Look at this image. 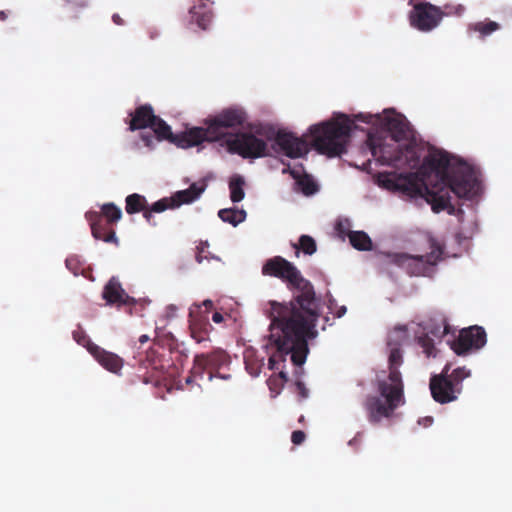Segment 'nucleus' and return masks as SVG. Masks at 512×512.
<instances>
[{
  "instance_id": "nucleus-32",
  "label": "nucleus",
  "mask_w": 512,
  "mask_h": 512,
  "mask_svg": "<svg viewBox=\"0 0 512 512\" xmlns=\"http://www.w3.org/2000/svg\"><path fill=\"white\" fill-rule=\"evenodd\" d=\"M98 214L102 217L107 224H116L122 217V211L114 203H106L101 207Z\"/></svg>"
},
{
  "instance_id": "nucleus-17",
  "label": "nucleus",
  "mask_w": 512,
  "mask_h": 512,
  "mask_svg": "<svg viewBox=\"0 0 512 512\" xmlns=\"http://www.w3.org/2000/svg\"><path fill=\"white\" fill-rule=\"evenodd\" d=\"M88 351L106 370L117 374L123 367V359L117 354L106 351L96 344L90 343Z\"/></svg>"
},
{
  "instance_id": "nucleus-14",
  "label": "nucleus",
  "mask_w": 512,
  "mask_h": 512,
  "mask_svg": "<svg viewBox=\"0 0 512 512\" xmlns=\"http://www.w3.org/2000/svg\"><path fill=\"white\" fill-rule=\"evenodd\" d=\"M205 125L206 128L193 127L185 132L177 134L175 144L181 148H189L200 145L204 141H216L215 138H212L213 135H210L209 133V123L207 119L205 120Z\"/></svg>"
},
{
  "instance_id": "nucleus-47",
  "label": "nucleus",
  "mask_w": 512,
  "mask_h": 512,
  "mask_svg": "<svg viewBox=\"0 0 512 512\" xmlns=\"http://www.w3.org/2000/svg\"><path fill=\"white\" fill-rule=\"evenodd\" d=\"M7 19V13L5 11H0V20L4 21Z\"/></svg>"
},
{
  "instance_id": "nucleus-30",
  "label": "nucleus",
  "mask_w": 512,
  "mask_h": 512,
  "mask_svg": "<svg viewBox=\"0 0 512 512\" xmlns=\"http://www.w3.org/2000/svg\"><path fill=\"white\" fill-rule=\"evenodd\" d=\"M218 216L223 222L237 226L239 223L245 220L246 212L236 208H225L219 210Z\"/></svg>"
},
{
  "instance_id": "nucleus-23",
  "label": "nucleus",
  "mask_w": 512,
  "mask_h": 512,
  "mask_svg": "<svg viewBox=\"0 0 512 512\" xmlns=\"http://www.w3.org/2000/svg\"><path fill=\"white\" fill-rule=\"evenodd\" d=\"M150 128L153 130L158 141L168 140L175 144L176 135L172 133L171 127L159 116L156 115Z\"/></svg>"
},
{
  "instance_id": "nucleus-48",
  "label": "nucleus",
  "mask_w": 512,
  "mask_h": 512,
  "mask_svg": "<svg viewBox=\"0 0 512 512\" xmlns=\"http://www.w3.org/2000/svg\"><path fill=\"white\" fill-rule=\"evenodd\" d=\"M203 304L207 307V308H211L213 306V302L211 300H205L203 302Z\"/></svg>"
},
{
  "instance_id": "nucleus-22",
  "label": "nucleus",
  "mask_w": 512,
  "mask_h": 512,
  "mask_svg": "<svg viewBox=\"0 0 512 512\" xmlns=\"http://www.w3.org/2000/svg\"><path fill=\"white\" fill-rule=\"evenodd\" d=\"M386 126L395 142H399L407 137V124L401 116L388 117L386 119Z\"/></svg>"
},
{
  "instance_id": "nucleus-42",
  "label": "nucleus",
  "mask_w": 512,
  "mask_h": 512,
  "mask_svg": "<svg viewBox=\"0 0 512 512\" xmlns=\"http://www.w3.org/2000/svg\"><path fill=\"white\" fill-rule=\"evenodd\" d=\"M246 369L247 371L252 375V376H258L259 375V372H260V369L259 367L255 368V367H251L248 362H246Z\"/></svg>"
},
{
  "instance_id": "nucleus-49",
  "label": "nucleus",
  "mask_w": 512,
  "mask_h": 512,
  "mask_svg": "<svg viewBox=\"0 0 512 512\" xmlns=\"http://www.w3.org/2000/svg\"><path fill=\"white\" fill-rule=\"evenodd\" d=\"M279 375H280V377H281L282 379H284L285 381L287 380V375H286V373H285V372L280 371Z\"/></svg>"
},
{
  "instance_id": "nucleus-21",
  "label": "nucleus",
  "mask_w": 512,
  "mask_h": 512,
  "mask_svg": "<svg viewBox=\"0 0 512 512\" xmlns=\"http://www.w3.org/2000/svg\"><path fill=\"white\" fill-rule=\"evenodd\" d=\"M153 356L154 352H149L146 359L142 362V366L147 370V372L143 375H139V377L143 378L144 383L157 382L162 375L163 365L161 360L154 358Z\"/></svg>"
},
{
  "instance_id": "nucleus-8",
  "label": "nucleus",
  "mask_w": 512,
  "mask_h": 512,
  "mask_svg": "<svg viewBox=\"0 0 512 512\" xmlns=\"http://www.w3.org/2000/svg\"><path fill=\"white\" fill-rule=\"evenodd\" d=\"M256 134L264 136L267 140H274L280 151L289 158L303 157L309 151L306 140L297 137L292 132L285 130L275 131L274 128L266 126L257 129Z\"/></svg>"
},
{
  "instance_id": "nucleus-24",
  "label": "nucleus",
  "mask_w": 512,
  "mask_h": 512,
  "mask_svg": "<svg viewBox=\"0 0 512 512\" xmlns=\"http://www.w3.org/2000/svg\"><path fill=\"white\" fill-rule=\"evenodd\" d=\"M399 155V168H416L420 163V156L414 146L406 145L401 147Z\"/></svg>"
},
{
  "instance_id": "nucleus-2",
  "label": "nucleus",
  "mask_w": 512,
  "mask_h": 512,
  "mask_svg": "<svg viewBox=\"0 0 512 512\" xmlns=\"http://www.w3.org/2000/svg\"><path fill=\"white\" fill-rule=\"evenodd\" d=\"M378 183L403 196L425 199L435 213L447 210L454 214L451 192L458 198L472 199L479 191V181L472 167L462 162L451 166L448 154L442 151L430 152L416 172L381 173Z\"/></svg>"
},
{
  "instance_id": "nucleus-37",
  "label": "nucleus",
  "mask_w": 512,
  "mask_h": 512,
  "mask_svg": "<svg viewBox=\"0 0 512 512\" xmlns=\"http://www.w3.org/2000/svg\"><path fill=\"white\" fill-rule=\"evenodd\" d=\"M327 308L330 313H333L335 317L341 318L347 312L346 306H338L336 300L333 298L328 299Z\"/></svg>"
},
{
  "instance_id": "nucleus-52",
  "label": "nucleus",
  "mask_w": 512,
  "mask_h": 512,
  "mask_svg": "<svg viewBox=\"0 0 512 512\" xmlns=\"http://www.w3.org/2000/svg\"><path fill=\"white\" fill-rule=\"evenodd\" d=\"M358 119H361L364 122H370L367 118H363L362 115L356 116Z\"/></svg>"
},
{
  "instance_id": "nucleus-27",
  "label": "nucleus",
  "mask_w": 512,
  "mask_h": 512,
  "mask_svg": "<svg viewBox=\"0 0 512 512\" xmlns=\"http://www.w3.org/2000/svg\"><path fill=\"white\" fill-rule=\"evenodd\" d=\"M190 22L195 23L202 30H206L211 22V13L204 11L203 7H192L189 10Z\"/></svg>"
},
{
  "instance_id": "nucleus-31",
  "label": "nucleus",
  "mask_w": 512,
  "mask_h": 512,
  "mask_svg": "<svg viewBox=\"0 0 512 512\" xmlns=\"http://www.w3.org/2000/svg\"><path fill=\"white\" fill-rule=\"evenodd\" d=\"M168 208H174L171 197L170 198H162L152 205L147 204V210L144 211V218L148 223H152V213H161L167 210Z\"/></svg>"
},
{
  "instance_id": "nucleus-4",
  "label": "nucleus",
  "mask_w": 512,
  "mask_h": 512,
  "mask_svg": "<svg viewBox=\"0 0 512 512\" xmlns=\"http://www.w3.org/2000/svg\"><path fill=\"white\" fill-rule=\"evenodd\" d=\"M354 122L345 114H338L330 121L310 127L313 147L329 157L346 152V142Z\"/></svg>"
},
{
  "instance_id": "nucleus-9",
  "label": "nucleus",
  "mask_w": 512,
  "mask_h": 512,
  "mask_svg": "<svg viewBox=\"0 0 512 512\" xmlns=\"http://www.w3.org/2000/svg\"><path fill=\"white\" fill-rule=\"evenodd\" d=\"M209 133L216 141L228 134L229 129H240L247 121V113L241 107H229L209 117Z\"/></svg>"
},
{
  "instance_id": "nucleus-34",
  "label": "nucleus",
  "mask_w": 512,
  "mask_h": 512,
  "mask_svg": "<svg viewBox=\"0 0 512 512\" xmlns=\"http://www.w3.org/2000/svg\"><path fill=\"white\" fill-rule=\"evenodd\" d=\"M66 267L69 271H71L75 276L84 275L85 272V262L80 259L77 255H70L67 257L65 261Z\"/></svg>"
},
{
  "instance_id": "nucleus-26",
  "label": "nucleus",
  "mask_w": 512,
  "mask_h": 512,
  "mask_svg": "<svg viewBox=\"0 0 512 512\" xmlns=\"http://www.w3.org/2000/svg\"><path fill=\"white\" fill-rule=\"evenodd\" d=\"M147 200L143 195L138 193L130 194L125 199V210L128 214H136L147 210Z\"/></svg>"
},
{
  "instance_id": "nucleus-46",
  "label": "nucleus",
  "mask_w": 512,
  "mask_h": 512,
  "mask_svg": "<svg viewBox=\"0 0 512 512\" xmlns=\"http://www.w3.org/2000/svg\"><path fill=\"white\" fill-rule=\"evenodd\" d=\"M149 339H150V338H149V336H147V335H141V336L139 337V342H140V344H144V343L148 342V341H149Z\"/></svg>"
},
{
  "instance_id": "nucleus-15",
  "label": "nucleus",
  "mask_w": 512,
  "mask_h": 512,
  "mask_svg": "<svg viewBox=\"0 0 512 512\" xmlns=\"http://www.w3.org/2000/svg\"><path fill=\"white\" fill-rule=\"evenodd\" d=\"M86 218L90 222L91 233L95 239L118 245V238L113 229V224H107L98 212H88L86 213Z\"/></svg>"
},
{
  "instance_id": "nucleus-20",
  "label": "nucleus",
  "mask_w": 512,
  "mask_h": 512,
  "mask_svg": "<svg viewBox=\"0 0 512 512\" xmlns=\"http://www.w3.org/2000/svg\"><path fill=\"white\" fill-rule=\"evenodd\" d=\"M205 189L206 184L198 186L197 183H192L188 189L177 191L171 196L174 208L194 202L201 196Z\"/></svg>"
},
{
  "instance_id": "nucleus-5",
  "label": "nucleus",
  "mask_w": 512,
  "mask_h": 512,
  "mask_svg": "<svg viewBox=\"0 0 512 512\" xmlns=\"http://www.w3.org/2000/svg\"><path fill=\"white\" fill-rule=\"evenodd\" d=\"M450 368L451 364L447 363L440 374L430 378L431 395L440 404L457 400L463 389V380L471 375V371L466 367H458L449 373Z\"/></svg>"
},
{
  "instance_id": "nucleus-7",
  "label": "nucleus",
  "mask_w": 512,
  "mask_h": 512,
  "mask_svg": "<svg viewBox=\"0 0 512 512\" xmlns=\"http://www.w3.org/2000/svg\"><path fill=\"white\" fill-rule=\"evenodd\" d=\"M230 364V357L226 351L222 349H216L210 353L198 354L194 357L193 367L191 369V375L187 377L186 382L191 383L192 378H203L205 372L208 373V379L211 380L213 376H217L222 379H229V374H220L218 370L224 366Z\"/></svg>"
},
{
  "instance_id": "nucleus-53",
  "label": "nucleus",
  "mask_w": 512,
  "mask_h": 512,
  "mask_svg": "<svg viewBox=\"0 0 512 512\" xmlns=\"http://www.w3.org/2000/svg\"><path fill=\"white\" fill-rule=\"evenodd\" d=\"M356 441H357V437H355L353 440L349 441V444L351 445V444H353Z\"/></svg>"
},
{
  "instance_id": "nucleus-36",
  "label": "nucleus",
  "mask_w": 512,
  "mask_h": 512,
  "mask_svg": "<svg viewBox=\"0 0 512 512\" xmlns=\"http://www.w3.org/2000/svg\"><path fill=\"white\" fill-rule=\"evenodd\" d=\"M418 344L423 349V352L427 357H435L437 350L434 345V341L428 335L418 337Z\"/></svg>"
},
{
  "instance_id": "nucleus-3",
  "label": "nucleus",
  "mask_w": 512,
  "mask_h": 512,
  "mask_svg": "<svg viewBox=\"0 0 512 512\" xmlns=\"http://www.w3.org/2000/svg\"><path fill=\"white\" fill-rule=\"evenodd\" d=\"M388 345L389 375L387 379L378 381V391L384 401L378 396H367L363 404L368 420L372 424H378L383 418H390L404 403V385L399 371L403 363L402 351L398 346H392L390 342Z\"/></svg>"
},
{
  "instance_id": "nucleus-11",
  "label": "nucleus",
  "mask_w": 512,
  "mask_h": 512,
  "mask_svg": "<svg viewBox=\"0 0 512 512\" xmlns=\"http://www.w3.org/2000/svg\"><path fill=\"white\" fill-rule=\"evenodd\" d=\"M445 15L441 8L428 2H421L414 5L409 15V21L413 28L429 32L440 24Z\"/></svg>"
},
{
  "instance_id": "nucleus-18",
  "label": "nucleus",
  "mask_w": 512,
  "mask_h": 512,
  "mask_svg": "<svg viewBox=\"0 0 512 512\" xmlns=\"http://www.w3.org/2000/svg\"><path fill=\"white\" fill-rule=\"evenodd\" d=\"M131 119L129 121V130L136 131L150 128L156 115L154 109L150 104H143L138 106L134 112L129 114Z\"/></svg>"
},
{
  "instance_id": "nucleus-1",
  "label": "nucleus",
  "mask_w": 512,
  "mask_h": 512,
  "mask_svg": "<svg viewBox=\"0 0 512 512\" xmlns=\"http://www.w3.org/2000/svg\"><path fill=\"white\" fill-rule=\"evenodd\" d=\"M262 274L282 280L294 293L289 303L270 302L268 347L272 351L268 367L278 370L288 355L292 363L300 367L309 352L307 340L317 336L315 327L320 314L314 287L293 263L281 256L266 260Z\"/></svg>"
},
{
  "instance_id": "nucleus-50",
  "label": "nucleus",
  "mask_w": 512,
  "mask_h": 512,
  "mask_svg": "<svg viewBox=\"0 0 512 512\" xmlns=\"http://www.w3.org/2000/svg\"><path fill=\"white\" fill-rule=\"evenodd\" d=\"M450 326L446 323L444 326V334L449 333Z\"/></svg>"
},
{
  "instance_id": "nucleus-29",
  "label": "nucleus",
  "mask_w": 512,
  "mask_h": 512,
  "mask_svg": "<svg viewBox=\"0 0 512 512\" xmlns=\"http://www.w3.org/2000/svg\"><path fill=\"white\" fill-rule=\"evenodd\" d=\"M351 245L360 251H369L372 249V241L367 233L363 231H352L349 233Z\"/></svg>"
},
{
  "instance_id": "nucleus-28",
  "label": "nucleus",
  "mask_w": 512,
  "mask_h": 512,
  "mask_svg": "<svg viewBox=\"0 0 512 512\" xmlns=\"http://www.w3.org/2000/svg\"><path fill=\"white\" fill-rule=\"evenodd\" d=\"M245 181L241 175H234L229 181L230 199L234 203H238L243 200L245 196L244 192Z\"/></svg>"
},
{
  "instance_id": "nucleus-33",
  "label": "nucleus",
  "mask_w": 512,
  "mask_h": 512,
  "mask_svg": "<svg viewBox=\"0 0 512 512\" xmlns=\"http://www.w3.org/2000/svg\"><path fill=\"white\" fill-rule=\"evenodd\" d=\"M290 173L292 177L297 180V184L300 186L302 192L305 195H312L317 192L318 186L309 175L300 177L298 172L294 170H292Z\"/></svg>"
},
{
  "instance_id": "nucleus-38",
  "label": "nucleus",
  "mask_w": 512,
  "mask_h": 512,
  "mask_svg": "<svg viewBox=\"0 0 512 512\" xmlns=\"http://www.w3.org/2000/svg\"><path fill=\"white\" fill-rule=\"evenodd\" d=\"M209 247V244L207 241L205 242H200V244L197 246V253H196V256H195V259L197 261V263H202L204 259L208 260L209 257L208 255L205 254L206 252V249Z\"/></svg>"
},
{
  "instance_id": "nucleus-51",
  "label": "nucleus",
  "mask_w": 512,
  "mask_h": 512,
  "mask_svg": "<svg viewBox=\"0 0 512 512\" xmlns=\"http://www.w3.org/2000/svg\"><path fill=\"white\" fill-rule=\"evenodd\" d=\"M73 336H74V339H75L78 343H80V339L78 338V332L74 331V332H73Z\"/></svg>"
},
{
  "instance_id": "nucleus-43",
  "label": "nucleus",
  "mask_w": 512,
  "mask_h": 512,
  "mask_svg": "<svg viewBox=\"0 0 512 512\" xmlns=\"http://www.w3.org/2000/svg\"><path fill=\"white\" fill-rule=\"evenodd\" d=\"M223 315L219 312H215L213 313L212 315V320L215 322V323H221L223 321Z\"/></svg>"
},
{
  "instance_id": "nucleus-25",
  "label": "nucleus",
  "mask_w": 512,
  "mask_h": 512,
  "mask_svg": "<svg viewBox=\"0 0 512 512\" xmlns=\"http://www.w3.org/2000/svg\"><path fill=\"white\" fill-rule=\"evenodd\" d=\"M500 29V24L492 21L490 19H485L484 21H478L475 23H471L468 26V31H473L479 34V39L484 40L486 37L490 36L492 33Z\"/></svg>"
},
{
  "instance_id": "nucleus-6",
  "label": "nucleus",
  "mask_w": 512,
  "mask_h": 512,
  "mask_svg": "<svg viewBox=\"0 0 512 512\" xmlns=\"http://www.w3.org/2000/svg\"><path fill=\"white\" fill-rule=\"evenodd\" d=\"M429 243L430 252L426 255L395 254L393 263L406 270L411 276H426L443 254L442 246L435 239H430Z\"/></svg>"
},
{
  "instance_id": "nucleus-16",
  "label": "nucleus",
  "mask_w": 512,
  "mask_h": 512,
  "mask_svg": "<svg viewBox=\"0 0 512 512\" xmlns=\"http://www.w3.org/2000/svg\"><path fill=\"white\" fill-rule=\"evenodd\" d=\"M102 297L108 305H122L132 306L136 303L135 299L129 296L122 288L121 283L112 277L104 286Z\"/></svg>"
},
{
  "instance_id": "nucleus-44",
  "label": "nucleus",
  "mask_w": 512,
  "mask_h": 512,
  "mask_svg": "<svg viewBox=\"0 0 512 512\" xmlns=\"http://www.w3.org/2000/svg\"><path fill=\"white\" fill-rule=\"evenodd\" d=\"M112 20L113 22L116 24V25H123L124 24V20L120 17L119 14H114L112 16Z\"/></svg>"
},
{
  "instance_id": "nucleus-39",
  "label": "nucleus",
  "mask_w": 512,
  "mask_h": 512,
  "mask_svg": "<svg viewBox=\"0 0 512 512\" xmlns=\"http://www.w3.org/2000/svg\"><path fill=\"white\" fill-rule=\"evenodd\" d=\"M296 392L300 400L306 399L309 396V390L306 388L305 384L302 381H297L295 383Z\"/></svg>"
},
{
  "instance_id": "nucleus-35",
  "label": "nucleus",
  "mask_w": 512,
  "mask_h": 512,
  "mask_svg": "<svg viewBox=\"0 0 512 512\" xmlns=\"http://www.w3.org/2000/svg\"><path fill=\"white\" fill-rule=\"evenodd\" d=\"M294 247L297 250L303 251L307 255H312L317 250L315 240L309 235L300 236L298 245H294Z\"/></svg>"
},
{
  "instance_id": "nucleus-45",
  "label": "nucleus",
  "mask_w": 512,
  "mask_h": 512,
  "mask_svg": "<svg viewBox=\"0 0 512 512\" xmlns=\"http://www.w3.org/2000/svg\"><path fill=\"white\" fill-rule=\"evenodd\" d=\"M432 422H433V418H432V417H430V416H429V417H425V418L423 419V425H424L425 427L430 426V425L432 424Z\"/></svg>"
},
{
  "instance_id": "nucleus-40",
  "label": "nucleus",
  "mask_w": 512,
  "mask_h": 512,
  "mask_svg": "<svg viewBox=\"0 0 512 512\" xmlns=\"http://www.w3.org/2000/svg\"><path fill=\"white\" fill-rule=\"evenodd\" d=\"M306 435L302 430H295L291 434V441L294 445H301L305 441Z\"/></svg>"
},
{
  "instance_id": "nucleus-41",
  "label": "nucleus",
  "mask_w": 512,
  "mask_h": 512,
  "mask_svg": "<svg viewBox=\"0 0 512 512\" xmlns=\"http://www.w3.org/2000/svg\"><path fill=\"white\" fill-rule=\"evenodd\" d=\"M140 138L144 142L146 147H148L149 149L154 148V141L156 139V136H154L151 133L145 132L140 134Z\"/></svg>"
},
{
  "instance_id": "nucleus-13",
  "label": "nucleus",
  "mask_w": 512,
  "mask_h": 512,
  "mask_svg": "<svg viewBox=\"0 0 512 512\" xmlns=\"http://www.w3.org/2000/svg\"><path fill=\"white\" fill-rule=\"evenodd\" d=\"M369 142L372 155L376 157L381 164L399 168L401 146L398 145L397 142L394 141L392 144H376L371 138Z\"/></svg>"
},
{
  "instance_id": "nucleus-19",
  "label": "nucleus",
  "mask_w": 512,
  "mask_h": 512,
  "mask_svg": "<svg viewBox=\"0 0 512 512\" xmlns=\"http://www.w3.org/2000/svg\"><path fill=\"white\" fill-rule=\"evenodd\" d=\"M189 329L191 337L198 343L209 340V333L212 328L207 315H189Z\"/></svg>"
},
{
  "instance_id": "nucleus-12",
  "label": "nucleus",
  "mask_w": 512,
  "mask_h": 512,
  "mask_svg": "<svg viewBox=\"0 0 512 512\" xmlns=\"http://www.w3.org/2000/svg\"><path fill=\"white\" fill-rule=\"evenodd\" d=\"M487 342V335L483 327L470 326L460 330L458 338L450 344L451 349L459 356L471 351L481 349Z\"/></svg>"
},
{
  "instance_id": "nucleus-10",
  "label": "nucleus",
  "mask_w": 512,
  "mask_h": 512,
  "mask_svg": "<svg viewBox=\"0 0 512 512\" xmlns=\"http://www.w3.org/2000/svg\"><path fill=\"white\" fill-rule=\"evenodd\" d=\"M228 150L243 158H261L268 156L267 143L248 132L238 133L226 140Z\"/></svg>"
}]
</instances>
